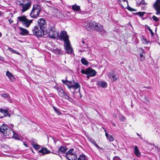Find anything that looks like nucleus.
Instances as JSON below:
<instances>
[{"mask_svg":"<svg viewBox=\"0 0 160 160\" xmlns=\"http://www.w3.org/2000/svg\"><path fill=\"white\" fill-rule=\"evenodd\" d=\"M48 35L50 38L54 39H57L59 37V32L56 30L54 26L51 27L48 33Z\"/></svg>","mask_w":160,"mask_h":160,"instance_id":"obj_3","label":"nucleus"},{"mask_svg":"<svg viewBox=\"0 0 160 160\" xmlns=\"http://www.w3.org/2000/svg\"><path fill=\"white\" fill-rule=\"evenodd\" d=\"M19 29H20V34L22 35L25 36L29 33V31L27 29L23 28L22 27H19Z\"/></svg>","mask_w":160,"mask_h":160,"instance_id":"obj_19","label":"nucleus"},{"mask_svg":"<svg viewBox=\"0 0 160 160\" xmlns=\"http://www.w3.org/2000/svg\"><path fill=\"white\" fill-rule=\"evenodd\" d=\"M73 149H71L65 153V156L68 160H75L77 158L76 153L73 152Z\"/></svg>","mask_w":160,"mask_h":160,"instance_id":"obj_4","label":"nucleus"},{"mask_svg":"<svg viewBox=\"0 0 160 160\" xmlns=\"http://www.w3.org/2000/svg\"><path fill=\"white\" fill-rule=\"evenodd\" d=\"M68 150V148L65 146H61L58 148L57 153L59 154L60 152L64 153Z\"/></svg>","mask_w":160,"mask_h":160,"instance_id":"obj_22","label":"nucleus"},{"mask_svg":"<svg viewBox=\"0 0 160 160\" xmlns=\"http://www.w3.org/2000/svg\"><path fill=\"white\" fill-rule=\"evenodd\" d=\"M38 152L40 153L42 155H43L45 154L49 153L50 151L48 150L46 148L43 147L40 150L38 151Z\"/></svg>","mask_w":160,"mask_h":160,"instance_id":"obj_18","label":"nucleus"},{"mask_svg":"<svg viewBox=\"0 0 160 160\" xmlns=\"http://www.w3.org/2000/svg\"><path fill=\"white\" fill-rule=\"evenodd\" d=\"M65 92L62 89H61L60 91H59L58 92V94L59 96H60L61 97H63V96Z\"/></svg>","mask_w":160,"mask_h":160,"instance_id":"obj_39","label":"nucleus"},{"mask_svg":"<svg viewBox=\"0 0 160 160\" xmlns=\"http://www.w3.org/2000/svg\"><path fill=\"white\" fill-rule=\"evenodd\" d=\"M9 22L10 24H11V23L13 22V21L11 19H10L9 20Z\"/></svg>","mask_w":160,"mask_h":160,"instance_id":"obj_54","label":"nucleus"},{"mask_svg":"<svg viewBox=\"0 0 160 160\" xmlns=\"http://www.w3.org/2000/svg\"><path fill=\"white\" fill-rule=\"evenodd\" d=\"M113 160H122L119 157L115 156L113 158Z\"/></svg>","mask_w":160,"mask_h":160,"instance_id":"obj_48","label":"nucleus"},{"mask_svg":"<svg viewBox=\"0 0 160 160\" xmlns=\"http://www.w3.org/2000/svg\"><path fill=\"white\" fill-rule=\"evenodd\" d=\"M22 24L26 27L28 28L30 24L32 23V20H29L26 18Z\"/></svg>","mask_w":160,"mask_h":160,"instance_id":"obj_20","label":"nucleus"},{"mask_svg":"<svg viewBox=\"0 0 160 160\" xmlns=\"http://www.w3.org/2000/svg\"><path fill=\"white\" fill-rule=\"evenodd\" d=\"M145 13H146L145 12H137L136 13H134V14L135 15H138L140 17H143L144 16V14Z\"/></svg>","mask_w":160,"mask_h":160,"instance_id":"obj_36","label":"nucleus"},{"mask_svg":"<svg viewBox=\"0 0 160 160\" xmlns=\"http://www.w3.org/2000/svg\"><path fill=\"white\" fill-rule=\"evenodd\" d=\"M23 144H24V145L26 147H28V146H27V145L26 144H25V143H24Z\"/></svg>","mask_w":160,"mask_h":160,"instance_id":"obj_58","label":"nucleus"},{"mask_svg":"<svg viewBox=\"0 0 160 160\" xmlns=\"http://www.w3.org/2000/svg\"><path fill=\"white\" fill-rule=\"evenodd\" d=\"M139 51L141 52L140 54V60L141 61H143L145 58V53L144 51L142 48H140Z\"/></svg>","mask_w":160,"mask_h":160,"instance_id":"obj_21","label":"nucleus"},{"mask_svg":"<svg viewBox=\"0 0 160 160\" xmlns=\"http://www.w3.org/2000/svg\"><path fill=\"white\" fill-rule=\"evenodd\" d=\"M53 108L54 111L58 115L61 114V112L56 107L53 106Z\"/></svg>","mask_w":160,"mask_h":160,"instance_id":"obj_41","label":"nucleus"},{"mask_svg":"<svg viewBox=\"0 0 160 160\" xmlns=\"http://www.w3.org/2000/svg\"><path fill=\"white\" fill-rule=\"evenodd\" d=\"M9 95L8 94L3 93L1 95V96L4 98H7Z\"/></svg>","mask_w":160,"mask_h":160,"instance_id":"obj_47","label":"nucleus"},{"mask_svg":"<svg viewBox=\"0 0 160 160\" xmlns=\"http://www.w3.org/2000/svg\"><path fill=\"white\" fill-rule=\"evenodd\" d=\"M59 38H60V39L63 40L64 43L69 42L68 40V37L67 35V32L65 31H62L59 35Z\"/></svg>","mask_w":160,"mask_h":160,"instance_id":"obj_10","label":"nucleus"},{"mask_svg":"<svg viewBox=\"0 0 160 160\" xmlns=\"http://www.w3.org/2000/svg\"><path fill=\"white\" fill-rule=\"evenodd\" d=\"M32 142L31 143V144H36L37 142V140H36L34 139H32L31 140Z\"/></svg>","mask_w":160,"mask_h":160,"instance_id":"obj_50","label":"nucleus"},{"mask_svg":"<svg viewBox=\"0 0 160 160\" xmlns=\"http://www.w3.org/2000/svg\"><path fill=\"white\" fill-rule=\"evenodd\" d=\"M37 25L40 29L44 31L47 25L45 20L42 18L39 19L37 21Z\"/></svg>","mask_w":160,"mask_h":160,"instance_id":"obj_9","label":"nucleus"},{"mask_svg":"<svg viewBox=\"0 0 160 160\" xmlns=\"http://www.w3.org/2000/svg\"><path fill=\"white\" fill-rule=\"evenodd\" d=\"M137 135L138 136L140 137V138L142 139V138L141 137V135L139 134L138 133H137Z\"/></svg>","mask_w":160,"mask_h":160,"instance_id":"obj_56","label":"nucleus"},{"mask_svg":"<svg viewBox=\"0 0 160 160\" xmlns=\"http://www.w3.org/2000/svg\"><path fill=\"white\" fill-rule=\"evenodd\" d=\"M119 3L123 8H126L128 7V2L127 0H119Z\"/></svg>","mask_w":160,"mask_h":160,"instance_id":"obj_17","label":"nucleus"},{"mask_svg":"<svg viewBox=\"0 0 160 160\" xmlns=\"http://www.w3.org/2000/svg\"><path fill=\"white\" fill-rule=\"evenodd\" d=\"M93 29L98 32H100L102 31L103 27L100 24L95 23L94 24Z\"/></svg>","mask_w":160,"mask_h":160,"instance_id":"obj_16","label":"nucleus"},{"mask_svg":"<svg viewBox=\"0 0 160 160\" xmlns=\"http://www.w3.org/2000/svg\"><path fill=\"white\" fill-rule=\"evenodd\" d=\"M107 76L110 79H111L112 81H117L118 78V77H116L114 75V72L113 71H112L108 73L107 74Z\"/></svg>","mask_w":160,"mask_h":160,"instance_id":"obj_13","label":"nucleus"},{"mask_svg":"<svg viewBox=\"0 0 160 160\" xmlns=\"http://www.w3.org/2000/svg\"><path fill=\"white\" fill-rule=\"evenodd\" d=\"M41 11V7L38 4L34 5L30 14V16L33 18H36Z\"/></svg>","mask_w":160,"mask_h":160,"instance_id":"obj_2","label":"nucleus"},{"mask_svg":"<svg viewBox=\"0 0 160 160\" xmlns=\"http://www.w3.org/2000/svg\"><path fill=\"white\" fill-rule=\"evenodd\" d=\"M147 29L150 32V33L151 34L152 36H153L154 34V33L152 32V30L150 28V27H148L147 28Z\"/></svg>","mask_w":160,"mask_h":160,"instance_id":"obj_45","label":"nucleus"},{"mask_svg":"<svg viewBox=\"0 0 160 160\" xmlns=\"http://www.w3.org/2000/svg\"><path fill=\"white\" fill-rule=\"evenodd\" d=\"M64 46L65 50L67 51V53L70 54L73 52V49L70 45V42L65 43Z\"/></svg>","mask_w":160,"mask_h":160,"instance_id":"obj_11","label":"nucleus"},{"mask_svg":"<svg viewBox=\"0 0 160 160\" xmlns=\"http://www.w3.org/2000/svg\"><path fill=\"white\" fill-rule=\"evenodd\" d=\"M22 7L21 11L22 12H24L28 10L31 6V2L30 1H28L26 3H21L19 4Z\"/></svg>","mask_w":160,"mask_h":160,"instance_id":"obj_6","label":"nucleus"},{"mask_svg":"<svg viewBox=\"0 0 160 160\" xmlns=\"http://www.w3.org/2000/svg\"><path fill=\"white\" fill-rule=\"evenodd\" d=\"M13 132L14 131L11 128H8L5 132H4V133L3 134L4 135L7 136H8L9 138H10L12 135Z\"/></svg>","mask_w":160,"mask_h":160,"instance_id":"obj_15","label":"nucleus"},{"mask_svg":"<svg viewBox=\"0 0 160 160\" xmlns=\"http://www.w3.org/2000/svg\"><path fill=\"white\" fill-rule=\"evenodd\" d=\"M11 126L12 127V128H13V127L14 126V125L13 124H11Z\"/></svg>","mask_w":160,"mask_h":160,"instance_id":"obj_59","label":"nucleus"},{"mask_svg":"<svg viewBox=\"0 0 160 160\" xmlns=\"http://www.w3.org/2000/svg\"><path fill=\"white\" fill-rule=\"evenodd\" d=\"M0 112L2 113L5 116H8L9 117H10V115L8 112V110H7L0 109Z\"/></svg>","mask_w":160,"mask_h":160,"instance_id":"obj_25","label":"nucleus"},{"mask_svg":"<svg viewBox=\"0 0 160 160\" xmlns=\"http://www.w3.org/2000/svg\"><path fill=\"white\" fill-rule=\"evenodd\" d=\"M98 84L102 88H105L107 87V82L105 81H100L98 82Z\"/></svg>","mask_w":160,"mask_h":160,"instance_id":"obj_28","label":"nucleus"},{"mask_svg":"<svg viewBox=\"0 0 160 160\" xmlns=\"http://www.w3.org/2000/svg\"><path fill=\"white\" fill-rule=\"evenodd\" d=\"M83 46H85L84 48V49H82L81 50L82 51H88V53L89 54L90 52V49L88 48V45L87 44H85L84 41L82 40L80 43V47H82Z\"/></svg>","mask_w":160,"mask_h":160,"instance_id":"obj_14","label":"nucleus"},{"mask_svg":"<svg viewBox=\"0 0 160 160\" xmlns=\"http://www.w3.org/2000/svg\"><path fill=\"white\" fill-rule=\"evenodd\" d=\"M31 145L36 149L38 150L40 148V146L37 144H31Z\"/></svg>","mask_w":160,"mask_h":160,"instance_id":"obj_34","label":"nucleus"},{"mask_svg":"<svg viewBox=\"0 0 160 160\" xmlns=\"http://www.w3.org/2000/svg\"><path fill=\"white\" fill-rule=\"evenodd\" d=\"M149 160H151L150 159Z\"/></svg>","mask_w":160,"mask_h":160,"instance_id":"obj_64","label":"nucleus"},{"mask_svg":"<svg viewBox=\"0 0 160 160\" xmlns=\"http://www.w3.org/2000/svg\"><path fill=\"white\" fill-rule=\"evenodd\" d=\"M94 23L91 21H85L83 24L84 27L88 31L93 29Z\"/></svg>","mask_w":160,"mask_h":160,"instance_id":"obj_8","label":"nucleus"},{"mask_svg":"<svg viewBox=\"0 0 160 160\" xmlns=\"http://www.w3.org/2000/svg\"><path fill=\"white\" fill-rule=\"evenodd\" d=\"M11 137H13L15 139L18 140L19 139V136L17 134L15 133L14 132H13L12 135Z\"/></svg>","mask_w":160,"mask_h":160,"instance_id":"obj_37","label":"nucleus"},{"mask_svg":"<svg viewBox=\"0 0 160 160\" xmlns=\"http://www.w3.org/2000/svg\"><path fill=\"white\" fill-rule=\"evenodd\" d=\"M81 72L82 74L89 75L91 76H94L96 74V72L91 68H89L85 70L82 69Z\"/></svg>","mask_w":160,"mask_h":160,"instance_id":"obj_7","label":"nucleus"},{"mask_svg":"<svg viewBox=\"0 0 160 160\" xmlns=\"http://www.w3.org/2000/svg\"><path fill=\"white\" fill-rule=\"evenodd\" d=\"M134 152L135 154L138 157H139L141 156V153L140 152L138 147L136 146H135L134 147Z\"/></svg>","mask_w":160,"mask_h":160,"instance_id":"obj_24","label":"nucleus"},{"mask_svg":"<svg viewBox=\"0 0 160 160\" xmlns=\"http://www.w3.org/2000/svg\"><path fill=\"white\" fill-rule=\"evenodd\" d=\"M144 40L146 42V43L147 44L148 43L146 39H144Z\"/></svg>","mask_w":160,"mask_h":160,"instance_id":"obj_57","label":"nucleus"},{"mask_svg":"<svg viewBox=\"0 0 160 160\" xmlns=\"http://www.w3.org/2000/svg\"><path fill=\"white\" fill-rule=\"evenodd\" d=\"M84 47H85V46H83L82 47H80V48L79 50V51H80L81 52H85V51H82V50H81L82 49H84Z\"/></svg>","mask_w":160,"mask_h":160,"instance_id":"obj_51","label":"nucleus"},{"mask_svg":"<svg viewBox=\"0 0 160 160\" xmlns=\"http://www.w3.org/2000/svg\"><path fill=\"white\" fill-rule=\"evenodd\" d=\"M112 125L114 126H116V124L115 123H113L112 124Z\"/></svg>","mask_w":160,"mask_h":160,"instance_id":"obj_60","label":"nucleus"},{"mask_svg":"<svg viewBox=\"0 0 160 160\" xmlns=\"http://www.w3.org/2000/svg\"><path fill=\"white\" fill-rule=\"evenodd\" d=\"M152 18L153 20H154L156 22L158 21L159 20V18L154 15H153L152 16Z\"/></svg>","mask_w":160,"mask_h":160,"instance_id":"obj_42","label":"nucleus"},{"mask_svg":"<svg viewBox=\"0 0 160 160\" xmlns=\"http://www.w3.org/2000/svg\"><path fill=\"white\" fill-rule=\"evenodd\" d=\"M154 7L156 11V14L159 15L160 14V0H157L154 4Z\"/></svg>","mask_w":160,"mask_h":160,"instance_id":"obj_12","label":"nucleus"},{"mask_svg":"<svg viewBox=\"0 0 160 160\" xmlns=\"http://www.w3.org/2000/svg\"><path fill=\"white\" fill-rule=\"evenodd\" d=\"M26 18V17L24 15L18 17L17 18L18 22H18L19 21L20 22H21L22 24L23 22L25 21L24 20Z\"/></svg>","mask_w":160,"mask_h":160,"instance_id":"obj_23","label":"nucleus"},{"mask_svg":"<svg viewBox=\"0 0 160 160\" xmlns=\"http://www.w3.org/2000/svg\"><path fill=\"white\" fill-rule=\"evenodd\" d=\"M88 140L90 142L92 143V144H93L94 145H95L97 148H100V147L99 146L96 142L93 139L91 138H88Z\"/></svg>","mask_w":160,"mask_h":160,"instance_id":"obj_27","label":"nucleus"},{"mask_svg":"<svg viewBox=\"0 0 160 160\" xmlns=\"http://www.w3.org/2000/svg\"><path fill=\"white\" fill-rule=\"evenodd\" d=\"M80 97L81 98L82 97V96H81V95H80Z\"/></svg>","mask_w":160,"mask_h":160,"instance_id":"obj_63","label":"nucleus"},{"mask_svg":"<svg viewBox=\"0 0 160 160\" xmlns=\"http://www.w3.org/2000/svg\"><path fill=\"white\" fill-rule=\"evenodd\" d=\"M62 81L63 83L67 86V87L71 91H72L73 94L74 95L75 93V90L78 89V94H80V86L78 83L75 82L69 81L68 80H62Z\"/></svg>","mask_w":160,"mask_h":160,"instance_id":"obj_1","label":"nucleus"},{"mask_svg":"<svg viewBox=\"0 0 160 160\" xmlns=\"http://www.w3.org/2000/svg\"><path fill=\"white\" fill-rule=\"evenodd\" d=\"M2 33H1V32H0V37H1L2 36Z\"/></svg>","mask_w":160,"mask_h":160,"instance_id":"obj_61","label":"nucleus"},{"mask_svg":"<svg viewBox=\"0 0 160 160\" xmlns=\"http://www.w3.org/2000/svg\"><path fill=\"white\" fill-rule=\"evenodd\" d=\"M1 131V126L0 127V132Z\"/></svg>","mask_w":160,"mask_h":160,"instance_id":"obj_62","label":"nucleus"},{"mask_svg":"<svg viewBox=\"0 0 160 160\" xmlns=\"http://www.w3.org/2000/svg\"><path fill=\"white\" fill-rule=\"evenodd\" d=\"M81 62L82 64L85 65H88V63L87 60L85 58H82L81 59Z\"/></svg>","mask_w":160,"mask_h":160,"instance_id":"obj_32","label":"nucleus"},{"mask_svg":"<svg viewBox=\"0 0 160 160\" xmlns=\"http://www.w3.org/2000/svg\"><path fill=\"white\" fill-rule=\"evenodd\" d=\"M53 52L55 53L58 54H60L61 53V50L58 48H57L53 50Z\"/></svg>","mask_w":160,"mask_h":160,"instance_id":"obj_38","label":"nucleus"},{"mask_svg":"<svg viewBox=\"0 0 160 160\" xmlns=\"http://www.w3.org/2000/svg\"><path fill=\"white\" fill-rule=\"evenodd\" d=\"M140 4H144V5H147V3L146 2H145L144 0H142L140 3Z\"/></svg>","mask_w":160,"mask_h":160,"instance_id":"obj_52","label":"nucleus"},{"mask_svg":"<svg viewBox=\"0 0 160 160\" xmlns=\"http://www.w3.org/2000/svg\"><path fill=\"white\" fill-rule=\"evenodd\" d=\"M8 128V126L4 124H2L1 126L0 132L3 133L4 132H5Z\"/></svg>","mask_w":160,"mask_h":160,"instance_id":"obj_30","label":"nucleus"},{"mask_svg":"<svg viewBox=\"0 0 160 160\" xmlns=\"http://www.w3.org/2000/svg\"><path fill=\"white\" fill-rule=\"evenodd\" d=\"M85 156L83 154H81L79 156L77 160H85Z\"/></svg>","mask_w":160,"mask_h":160,"instance_id":"obj_35","label":"nucleus"},{"mask_svg":"<svg viewBox=\"0 0 160 160\" xmlns=\"http://www.w3.org/2000/svg\"><path fill=\"white\" fill-rule=\"evenodd\" d=\"M72 9L74 11H79L80 9V7L75 4L72 6Z\"/></svg>","mask_w":160,"mask_h":160,"instance_id":"obj_29","label":"nucleus"},{"mask_svg":"<svg viewBox=\"0 0 160 160\" xmlns=\"http://www.w3.org/2000/svg\"><path fill=\"white\" fill-rule=\"evenodd\" d=\"M6 75L8 77V78L10 76L12 75V74L8 71L6 72Z\"/></svg>","mask_w":160,"mask_h":160,"instance_id":"obj_46","label":"nucleus"},{"mask_svg":"<svg viewBox=\"0 0 160 160\" xmlns=\"http://www.w3.org/2000/svg\"><path fill=\"white\" fill-rule=\"evenodd\" d=\"M143 102L146 104H148L150 103V101L148 99V98L146 97H144V100Z\"/></svg>","mask_w":160,"mask_h":160,"instance_id":"obj_40","label":"nucleus"},{"mask_svg":"<svg viewBox=\"0 0 160 160\" xmlns=\"http://www.w3.org/2000/svg\"><path fill=\"white\" fill-rule=\"evenodd\" d=\"M128 9L130 11H136V9H134L130 7H128Z\"/></svg>","mask_w":160,"mask_h":160,"instance_id":"obj_49","label":"nucleus"},{"mask_svg":"<svg viewBox=\"0 0 160 160\" xmlns=\"http://www.w3.org/2000/svg\"><path fill=\"white\" fill-rule=\"evenodd\" d=\"M63 97L65 99L68 100V101L70 102L72 101V99L66 93H64L63 96V97Z\"/></svg>","mask_w":160,"mask_h":160,"instance_id":"obj_31","label":"nucleus"},{"mask_svg":"<svg viewBox=\"0 0 160 160\" xmlns=\"http://www.w3.org/2000/svg\"><path fill=\"white\" fill-rule=\"evenodd\" d=\"M105 131L106 132L105 136L106 137L107 139H108L110 142L113 141L114 140V138L111 135L108 134L106 132L105 130Z\"/></svg>","mask_w":160,"mask_h":160,"instance_id":"obj_26","label":"nucleus"},{"mask_svg":"<svg viewBox=\"0 0 160 160\" xmlns=\"http://www.w3.org/2000/svg\"><path fill=\"white\" fill-rule=\"evenodd\" d=\"M146 143H147L148 144H149L150 145H151L152 146V145L153 146L155 147V148H157L156 146L154 144H153V143H151L150 142H146Z\"/></svg>","mask_w":160,"mask_h":160,"instance_id":"obj_53","label":"nucleus"},{"mask_svg":"<svg viewBox=\"0 0 160 160\" xmlns=\"http://www.w3.org/2000/svg\"><path fill=\"white\" fill-rule=\"evenodd\" d=\"M32 31L33 35L37 37H41L44 35V31L42 30L39 29L37 26H34L32 28Z\"/></svg>","mask_w":160,"mask_h":160,"instance_id":"obj_5","label":"nucleus"},{"mask_svg":"<svg viewBox=\"0 0 160 160\" xmlns=\"http://www.w3.org/2000/svg\"><path fill=\"white\" fill-rule=\"evenodd\" d=\"M8 49L10 52H13V53H16L18 55L20 54V53L19 52L17 51L16 50L13 49L11 48L8 47Z\"/></svg>","mask_w":160,"mask_h":160,"instance_id":"obj_33","label":"nucleus"},{"mask_svg":"<svg viewBox=\"0 0 160 160\" xmlns=\"http://www.w3.org/2000/svg\"><path fill=\"white\" fill-rule=\"evenodd\" d=\"M9 79H10V80L12 82L14 81L15 79V78L14 76L12 75H11V76H10L8 78Z\"/></svg>","mask_w":160,"mask_h":160,"instance_id":"obj_44","label":"nucleus"},{"mask_svg":"<svg viewBox=\"0 0 160 160\" xmlns=\"http://www.w3.org/2000/svg\"><path fill=\"white\" fill-rule=\"evenodd\" d=\"M90 77H91L90 76H89V75H87V78L88 79Z\"/></svg>","mask_w":160,"mask_h":160,"instance_id":"obj_55","label":"nucleus"},{"mask_svg":"<svg viewBox=\"0 0 160 160\" xmlns=\"http://www.w3.org/2000/svg\"><path fill=\"white\" fill-rule=\"evenodd\" d=\"M54 88L57 90L58 92L62 89L61 87H55Z\"/></svg>","mask_w":160,"mask_h":160,"instance_id":"obj_43","label":"nucleus"}]
</instances>
